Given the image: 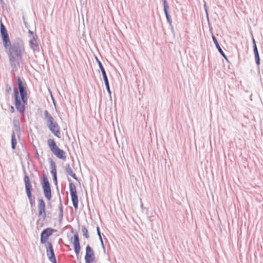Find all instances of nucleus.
<instances>
[{
    "label": "nucleus",
    "instance_id": "nucleus-35",
    "mask_svg": "<svg viewBox=\"0 0 263 263\" xmlns=\"http://www.w3.org/2000/svg\"><path fill=\"white\" fill-rule=\"evenodd\" d=\"M252 41H253V49H254V47L257 46H256L255 40L254 39H253Z\"/></svg>",
    "mask_w": 263,
    "mask_h": 263
},
{
    "label": "nucleus",
    "instance_id": "nucleus-27",
    "mask_svg": "<svg viewBox=\"0 0 263 263\" xmlns=\"http://www.w3.org/2000/svg\"><path fill=\"white\" fill-rule=\"evenodd\" d=\"M163 4L164 14L168 13L169 6L167 3L166 0H163Z\"/></svg>",
    "mask_w": 263,
    "mask_h": 263
},
{
    "label": "nucleus",
    "instance_id": "nucleus-9",
    "mask_svg": "<svg viewBox=\"0 0 263 263\" xmlns=\"http://www.w3.org/2000/svg\"><path fill=\"white\" fill-rule=\"evenodd\" d=\"M95 259L93 250L88 245L86 248V254L85 255V263H92Z\"/></svg>",
    "mask_w": 263,
    "mask_h": 263
},
{
    "label": "nucleus",
    "instance_id": "nucleus-26",
    "mask_svg": "<svg viewBox=\"0 0 263 263\" xmlns=\"http://www.w3.org/2000/svg\"><path fill=\"white\" fill-rule=\"evenodd\" d=\"M82 232L83 233V235L84 236V237L86 238H88L89 237L88 230L85 226H82Z\"/></svg>",
    "mask_w": 263,
    "mask_h": 263
},
{
    "label": "nucleus",
    "instance_id": "nucleus-12",
    "mask_svg": "<svg viewBox=\"0 0 263 263\" xmlns=\"http://www.w3.org/2000/svg\"><path fill=\"white\" fill-rule=\"evenodd\" d=\"M73 245L74 246V252L77 257H78L81 250V247L80 245L79 234L77 232L74 234Z\"/></svg>",
    "mask_w": 263,
    "mask_h": 263
},
{
    "label": "nucleus",
    "instance_id": "nucleus-14",
    "mask_svg": "<svg viewBox=\"0 0 263 263\" xmlns=\"http://www.w3.org/2000/svg\"><path fill=\"white\" fill-rule=\"evenodd\" d=\"M48 128L51 131V132L58 138L61 137L60 128L58 124H57L53 126H50L48 127Z\"/></svg>",
    "mask_w": 263,
    "mask_h": 263
},
{
    "label": "nucleus",
    "instance_id": "nucleus-21",
    "mask_svg": "<svg viewBox=\"0 0 263 263\" xmlns=\"http://www.w3.org/2000/svg\"><path fill=\"white\" fill-rule=\"evenodd\" d=\"M253 51L255 56V60L256 64L259 66L260 64V58L259 55L258 51L257 49V46L254 47V49H253Z\"/></svg>",
    "mask_w": 263,
    "mask_h": 263
},
{
    "label": "nucleus",
    "instance_id": "nucleus-28",
    "mask_svg": "<svg viewBox=\"0 0 263 263\" xmlns=\"http://www.w3.org/2000/svg\"><path fill=\"white\" fill-rule=\"evenodd\" d=\"M97 230L98 235V236L99 237V239H100V240L101 243L102 247L105 250L104 245V243H103V240H102V236H101V232H100V229H99V227H97Z\"/></svg>",
    "mask_w": 263,
    "mask_h": 263
},
{
    "label": "nucleus",
    "instance_id": "nucleus-36",
    "mask_svg": "<svg viewBox=\"0 0 263 263\" xmlns=\"http://www.w3.org/2000/svg\"><path fill=\"white\" fill-rule=\"evenodd\" d=\"M29 33L31 35V37H32L33 36H36V35H34L33 34V32L32 31H31V30H29Z\"/></svg>",
    "mask_w": 263,
    "mask_h": 263
},
{
    "label": "nucleus",
    "instance_id": "nucleus-29",
    "mask_svg": "<svg viewBox=\"0 0 263 263\" xmlns=\"http://www.w3.org/2000/svg\"><path fill=\"white\" fill-rule=\"evenodd\" d=\"M65 170L66 173L69 175L73 173L72 169L70 167V165L69 164L66 165Z\"/></svg>",
    "mask_w": 263,
    "mask_h": 263
},
{
    "label": "nucleus",
    "instance_id": "nucleus-8",
    "mask_svg": "<svg viewBox=\"0 0 263 263\" xmlns=\"http://www.w3.org/2000/svg\"><path fill=\"white\" fill-rule=\"evenodd\" d=\"M56 230L55 229L48 228L44 229L41 234V243L46 244L48 241L47 240Z\"/></svg>",
    "mask_w": 263,
    "mask_h": 263
},
{
    "label": "nucleus",
    "instance_id": "nucleus-37",
    "mask_svg": "<svg viewBox=\"0 0 263 263\" xmlns=\"http://www.w3.org/2000/svg\"><path fill=\"white\" fill-rule=\"evenodd\" d=\"M11 111L12 112H13L14 111V108L13 106H11Z\"/></svg>",
    "mask_w": 263,
    "mask_h": 263
},
{
    "label": "nucleus",
    "instance_id": "nucleus-10",
    "mask_svg": "<svg viewBox=\"0 0 263 263\" xmlns=\"http://www.w3.org/2000/svg\"><path fill=\"white\" fill-rule=\"evenodd\" d=\"M24 181L25 182V190H26V194H27V197L28 198V199L30 200L31 199L34 198V197H33L32 195V193H31L32 185L30 183L29 177L28 175H26L25 176Z\"/></svg>",
    "mask_w": 263,
    "mask_h": 263
},
{
    "label": "nucleus",
    "instance_id": "nucleus-1",
    "mask_svg": "<svg viewBox=\"0 0 263 263\" xmlns=\"http://www.w3.org/2000/svg\"><path fill=\"white\" fill-rule=\"evenodd\" d=\"M7 50H8V54L11 66L13 69H17L22 61L24 53L23 45L18 42H14Z\"/></svg>",
    "mask_w": 263,
    "mask_h": 263
},
{
    "label": "nucleus",
    "instance_id": "nucleus-6",
    "mask_svg": "<svg viewBox=\"0 0 263 263\" xmlns=\"http://www.w3.org/2000/svg\"><path fill=\"white\" fill-rule=\"evenodd\" d=\"M96 58L97 63L98 64L99 67L101 71L106 90L109 95L110 99H111V91L110 89L109 81H108V78L107 77L106 71H105V69L104 68L101 62L98 60V59L97 58Z\"/></svg>",
    "mask_w": 263,
    "mask_h": 263
},
{
    "label": "nucleus",
    "instance_id": "nucleus-16",
    "mask_svg": "<svg viewBox=\"0 0 263 263\" xmlns=\"http://www.w3.org/2000/svg\"><path fill=\"white\" fill-rule=\"evenodd\" d=\"M2 36L3 38L4 46L6 49H8V48L12 45L9 40V35L8 34H5L2 35Z\"/></svg>",
    "mask_w": 263,
    "mask_h": 263
},
{
    "label": "nucleus",
    "instance_id": "nucleus-30",
    "mask_svg": "<svg viewBox=\"0 0 263 263\" xmlns=\"http://www.w3.org/2000/svg\"><path fill=\"white\" fill-rule=\"evenodd\" d=\"M165 16L166 17V19H167V21L168 22V23L170 24V25H172V18H171V15H170L169 13H166V14H165Z\"/></svg>",
    "mask_w": 263,
    "mask_h": 263
},
{
    "label": "nucleus",
    "instance_id": "nucleus-4",
    "mask_svg": "<svg viewBox=\"0 0 263 263\" xmlns=\"http://www.w3.org/2000/svg\"><path fill=\"white\" fill-rule=\"evenodd\" d=\"M17 81L22 102L24 103H27L28 101V97L26 88L20 77H17Z\"/></svg>",
    "mask_w": 263,
    "mask_h": 263
},
{
    "label": "nucleus",
    "instance_id": "nucleus-25",
    "mask_svg": "<svg viewBox=\"0 0 263 263\" xmlns=\"http://www.w3.org/2000/svg\"><path fill=\"white\" fill-rule=\"evenodd\" d=\"M0 29L2 35L8 34L7 29L2 22H1L0 24Z\"/></svg>",
    "mask_w": 263,
    "mask_h": 263
},
{
    "label": "nucleus",
    "instance_id": "nucleus-31",
    "mask_svg": "<svg viewBox=\"0 0 263 263\" xmlns=\"http://www.w3.org/2000/svg\"><path fill=\"white\" fill-rule=\"evenodd\" d=\"M31 207H33L35 205V198L29 200Z\"/></svg>",
    "mask_w": 263,
    "mask_h": 263
},
{
    "label": "nucleus",
    "instance_id": "nucleus-32",
    "mask_svg": "<svg viewBox=\"0 0 263 263\" xmlns=\"http://www.w3.org/2000/svg\"><path fill=\"white\" fill-rule=\"evenodd\" d=\"M70 176H71L76 180H78V177H77L76 174L74 173L73 172L72 174H71Z\"/></svg>",
    "mask_w": 263,
    "mask_h": 263
},
{
    "label": "nucleus",
    "instance_id": "nucleus-7",
    "mask_svg": "<svg viewBox=\"0 0 263 263\" xmlns=\"http://www.w3.org/2000/svg\"><path fill=\"white\" fill-rule=\"evenodd\" d=\"M45 247L46 249V253L49 260L52 263H57V260L52 243L50 242H47L45 244Z\"/></svg>",
    "mask_w": 263,
    "mask_h": 263
},
{
    "label": "nucleus",
    "instance_id": "nucleus-13",
    "mask_svg": "<svg viewBox=\"0 0 263 263\" xmlns=\"http://www.w3.org/2000/svg\"><path fill=\"white\" fill-rule=\"evenodd\" d=\"M29 44L30 47L34 51L39 52L40 51L39 46L37 43L36 37L35 36L31 37V39L29 40Z\"/></svg>",
    "mask_w": 263,
    "mask_h": 263
},
{
    "label": "nucleus",
    "instance_id": "nucleus-5",
    "mask_svg": "<svg viewBox=\"0 0 263 263\" xmlns=\"http://www.w3.org/2000/svg\"><path fill=\"white\" fill-rule=\"evenodd\" d=\"M14 93L15 97V105L17 110L21 114H24L25 110V104L27 103H21L19 97L18 92L16 88L14 89Z\"/></svg>",
    "mask_w": 263,
    "mask_h": 263
},
{
    "label": "nucleus",
    "instance_id": "nucleus-33",
    "mask_svg": "<svg viewBox=\"0 0 263 263\" xmlns=\"http://www.w3.org/2000/svg\"><path fill=\"white\" fill-rule=\"evenodd\" d=\"M53 180L55 185H57L58 184L57 176L53 177Z\"/></svg>",
    "mask_w": 263,
    "mask_h": 263
},
{
    "label": "nucleus",
    "instance_id": "nucleus-15",
    "mask_svg": "<svg viewBox=\"0 0 263 263\" xmlns=\"http://www.w3.org/2000/svg\"><path fill=\"white\" fill-rule=\"evenodd\" d=\"M52 153L59 159L65 160L66 158L65 152L59 147L55 149Z\"/></svg>",
    "mask_w": 263,
    "mask_h": 263
},
{
    "label": "nucleus",
    "instance_id": "nucleus-3",
    "mask_svg": "<svg viewBox=\"0 0 263 263\" xmlns=\"http://www.w3.org/2000/svg\"><path fill=\"white\" fill-rule=\"evenodd\" d=\"M69 182V191L71 197V200L73 206L75 210L78 208V197L77 193L76 186L73 183L71 182L70 179H68Z\"/></svg>",
    "mask_w": 263,
    "mask_h": 263
},
{
    "label": "nucleus",
    "instance_id": "nucleus-23",
    "mask_svg": "<svg viewBox=\"0 0 263 263\" xmlns=\"http://www.w3.org/2000/svg\"><path fill=\"white\" fill-rule=\"evenodd\" d=\"M16 144L17 141L15 137V134L14 132L13 131L11 134V147L13 149H15Z\"/></svg>",
    "mask_w": 263,
    "mask_h": 263
},
{
    "label": "nucleus",
    "instance_id": "nucleus-11",
    "mask_svg": "<svg viewBox=\"0 0 263 263\" xmlns=\"http://www.w3.org/2000/svg\"><path fill=\"white\" fill-rule=\"evenodd\" d=\"M38 211L39 216L42 217L44 219H45L46 216L45 212V203L43 199H39L38 200Z\"/></svg>",
    "mask_w": 263,
    "mask_h": 263
},
{
    "label": "nucleus",
    "instance_id": "nucleus-20",
    "mask_svg": "<svg viewBox=\"0 0 263 263\" xmlns=\"http://www.w3.org/2000/svg\"><path fill=\"white\" fill-rule=\"evenodd\" d=\"M50 166L51 168V174L52 175V177L57 176V170H56V165L54 161L50 159Z\"/></svg>",
    "mask_w": 263,
    "mask_h": 263
},
{
    "label": "nucleus",
    "instance_id": "nucleus-24",
    "mask_svg": "<svg viewBox=\"0 0 263 263\" xmlns=\"http://www.w3.org/2000/svg\"><path fill=\"white\" fill-rule=\"evenodd\" d=\"M63 217V206L61 201H60V203L59 204V221L61 222Z\"/></svg>",
    "mask_w": 263,
    "mask_h": 263
},
{
    "label": "nucleus",
    "instance_id": "nucleus-2",
    "mask_svg": "<svg viewBox=\"0 0 263 263\" xmlns=\"http://www.w3.org/2000/svg\"><path fill=\"white\" fill-rule=\"evenodd\" d=\"M41 185L45 197L48 200H50L51 198V188L47 177L45 174H44L42 176Z\"/></svg>",
    "mask_w": 263,
    "mask_h": 263
},
{
    "label": "nucleus",
    "instance_id": "nucleus-18",
    "mask_svg": "<svg viewBox=\"0 0 263 263\" xmlns=\"http://www.w3.org/2000/svg\"><path fill=\"white\" fill-rule=\"evenodd\" d=\"M44 114L45 116L44 118L46 122L47 125L54 121V118L49 114L48 110H45L44 112Z\"/></svg>",
    "mask_w": 263,
    "mask_h": 263
},
{
    "label": "nucleus",
    "instance_id": "nucleus-17",
    "mask_svg": "<svg viewBox=\"0 0 263 263\" xmlns=\"http://www.w3.org/2000/svg\"><path fill=\"white\" fill-rule=\"evenodd\" d=\"M212 40L213 41V42L216 47V48L217 49V50H218V51L219 52V53L221 54V55L224 57L225 59H226V54H224V52L223 51V50H222V49L221 48L216 37L214 36V35H212Z\"/></svg>",
    "mask_w": 263,
    "mask_h": 263
},
{
    "label": "nucleus",
    "instance_id": "nucleus-22",
    "mask_svg": "<svg viewBox=\"0 0 263 263\" xmlns=\"http://www.w3.org/2000/svg\"><path fill=\"white\" fill-rule=\"evenodd\" d=\"M13 126L15 128V131L16 132L17 136L19 137L21 134L20 127V122L18 120H14Z\"/></svg>",
    "mask_w": 263,
    "mask_h": 263
},
{
    "label": "nucleus",
    "instance_id": "nucleus-19",
    "mask_svg": "<svg viewBox=\"0 0 263 263\" xmlns=\"http://www.w3.org/2000/svg\"><path fill=\"white\" fill-rule=\"evenodd\" d=\"M47 144L52 152H53L55 149H57L58 147L54 140L52 139H49L47 140Z\"/></svg>",
    "mask_w": 263,
    "mask_h": 263
},
{
    "label": "nucleus",
    "instance_id": "nucleus-34",
    "mask_svg": "<svg viewBox=\"0 0 263 263\" xmlns=\"http://www.w3.org/2000/svg\"><path fill=\"white\" fill-rule=\"evenodd\" d=\"M58 124L55 121H54L53 122L50 123V124H49L47 126L48 127H49L50 126H53L55 124Z\"/></svg>",
    "mask_w": 263,
    "mask_h": 263
}]
</instances>
